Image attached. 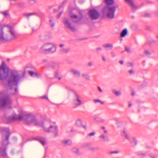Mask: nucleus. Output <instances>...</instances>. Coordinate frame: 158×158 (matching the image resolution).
Masks as SVG:
<instances>
[{
    "mask_svg": "<svg viewBox=\"0 0 158 158\" xmlns=\"http://www.w3.org/2000/svg\"><path fill=\"white\" fill-rule=\"evenodd\" d=\"M151 16V14L150 13L145 12L144 14V16L146 17H150Z\"/></svg>",
    "mask_w": 158,
    "mask_h": 158,
    "instance_id": "nucleus-35",
    "label": "nucleus"
},
{
    "mask_svg": "<svg viewBox=\"0 0 158 158\" xmlns=\"http://www.w3.org/2000/svg\"><path fill=\"white\" fill-rule=\"evenodd\" d=\"M95 119L97 121L99 122H104L105 121V120L99 117H96Z\"/></svg>",
    "mask_w": 158,
    "mask_h": 158,
    "instance_id": "nucleus-30",
    "label": "nucleus"
},
{
    "mask_svg": "<svg viewBox=\"0 0 158 158\" xmlns=\"http://www.w3.org/2000/svg\"><path fill=\"white\" fill-rule=\"evenodd\" d=\"M83 127H84V128H85V127H85V126H83Z\"/></svg>",
    "mask_w": 158,
    "mask_h": 158,
    "instance_id": "nucleus-60",
    "label": "nucleus"
},
{
    "mask_svg": "<svg viewBox=\"0 0 158 158\" xmlns=\"http://www.w3.org/2000/svg\"><path fill=\"white\" fill-rule=\"evenodd\" d=\"M96 149V148L94 147H91L89 148V150L92 152H94Z\"/></svg>",
    "mask_w": 158,
    "mask_h": 158,
    "instance_id": "nucleus-41",
    "label": "nucleus"
},
{
    "mask_svg": "<svg viewBox=\"0 0 158 158\" xmlns=\"http://www.w3.org/2000/svg\"><path fill=\"white\" fill-rule=\"evenodd\" d=\"M125 1L131 5L132 8H133L135 6L132 0H125Z\"/></svg>",
    "mask_w": 158,
    "mask_h": 158,
    "instance_id": "nucleus-31",
    "label": "nucleus"
},
{
    "mask_svg": "<svg viewBox=\"0 0 158 158\" xmlns=\"http://www.w3.org/2000/svg\"><path fill=\"white\" fill-rule=\"evenodd\" d=\"M88 15L91 20L98 19L100 16L99 12L94 9H90L88 12Z\"/></svg>",
    "mask_w": 158,
    "mask_h": 158,
    "instance_id": "nucleus-6",
    "label": "nucleus"
},
{
    "mask_svg": "<svg viewBox=\"0 0 158 158\" xmlns=\"http://www.w3.org/2000/svg\"><path fill=\"white\" fill-rule=\"evenodd\" d=\"M106 5L102 10V12L108 18L112 19L115 17V13L116 8H118L117 5H114V0H105Z\"/></svg>",
    "mask_w": 158,
    "mask_h": 158,
    "instance_id": "nucleus-3",
    "label": "nucleus"
},
{
    "mask_svg": "<svg viewBox=\"0 0 158 158\" xmlns=\"http://www.w3.org/2000/svg\"><path fill=\"white\" fill-rule=\"evenodd\" d=\"M102 49L100 47H98L96 48V49L97 50H101Z\"/></svg>",
    "mask_w": 158,
    "mask_h": 158,
    "instance_id": "nucleus-54",
    "label": "nucleus"
},
{
    "mask_svg": "<svg viewBox=\"0 0 158 158\" xmlns=\"http://www.w3.org/2000/svg\"><path fill=\"white\" fill-rule=\"evenodd\" d=\"M59 64L55 62H52L50 64V66L53 68H55L58 67Z\"/></svg>",
    "mask_w": 158,
    "mask_h": 158,
    "instance_id": "nucleus-22",
    "label": "nucleus"
},
{
    "mask_svg": "<svg viewBox=\"0 0 158 158\" xmlns=\"http://www.w3.org/2000/svg\"><path fill=\"white\" fill-rule=\"evenodd\" d=\"M102 128L103 130H104L106 129L105 127H102Z\"/></svg>",
    "mask_w": 158,
    "mask_h": 158,
    "instance_id": "nucleus-56",
    "label": "nucleus"
},
{
    "mask_svg": "<svg viewBox=\"0 0 158 158\" xmlns=\"http://www.w3.org/2000/svg\"><path fill=\"white\" fill-rule=\"evenodd\" d=\"M28 2L31 5H33L37 3L36 0H28Z\"/></svg>",
    "mask_w": 158,
    "mask_h": 158,
    "instance_id": "nucleus-33",
    "label": "nucleus"
},
{
    "mask_svg": "<svg viewBox=\"0 0 158 158\" xmlns=\"http://www.w3.org/2000/svg\"><path fill=\"white\" fill-rule=\"evenodd\" d=\"M102 47L107 50H111L113 47V45L111 44H107L102 45Z\"/></svg>",
    "mask_w": 158,
    "mask_h": 158,
    "instance_id": "nucleus-17",
    "label": "nucleus"
},
{
    "mask_svg": "<svg viewBox=\"0 0 158 158\" xmlns=\"http://www.w3.org/2000/svg\"><path fill=\"white\" fill-rule=\"evenodd\" d=\"M100 140L102 142H104L107 141L108 137L106 135L104 134H102L99 136Z\"/></svg>",
    "mask_w": 158,
    "mask_h": 158,
    "instance_id": "nucleus-15",
    "label": "nucleus"
},
{
    "mask_svg": "<svg viewBox=\"0 0 158 158\" xmlns=\"http://www.w3.org/2000/svg\"><path fill=\"white\" fill-rule=\"evenodd\" d=\"M62 12H61L57 16V19H59L60 16L62 14Z\"/></svg>",
    "mask_w": 158,
    "mask_h": 158,
    "instance_id": "nucleus-47",
    "label": "nucleus"
},
{
    "mask_svg": "<svg viewBox=\"0 0 158 158\" xmlns=\"http://www.w3.org/2000/svg\"><path fill=\"white\" fill-rule=\"evenodd\" d=\"M72 151L75 153H77L78 152L79 150L77 148H73L72 149Z\"/></svg>",
    "mask_w": 158,
    "mask_h": 158,
    "instance_id": "nucleus-37",
    "label": "nucleus"
},
{
    "mask_svg": "<svg viewBox=\"0 0 158 158\" xmlns=\"http://www.w3.org/2000/svg\"><path fill=\"white\" fill-rule=\"evenodd\" d=\"M25 73V72L24 71V72H23V73Z\"/></svg>",
    "mask_w": 158,
    "mask_h": 158,
    "instance_id": "nucleus-64",
    "label": "nucleus"
},
{
    "mask_svg": "<svg viewBox=\"0 0 158 158\" xmlns=\"http://www.w3.org/2000/svg\"><path fill=\"white\" fill-rule=\"evenodd\" d=\"M135 73V70L133 69H132L131 70H130L129 71V73L130 75H131L132 74H134Z\"/></svg>",
    "mask_w": 158,
    "mask_h": 158,
    "instance_id": "nucleus-36",
    "label": "nucleus"
},
{
    "mask_svg": "<svg viewBox=\"0 0 158 158\" xmlns=\"http://www.w3.org/2000/svg\"><path fill=\"white\" fill-rule=\"evenodd\" d=\"M42 61H43V62H47V60H46V59H43V60H42Z\"/></svg>",
    "mask_w": 158,
    "mask_h": 158,
    "instance_id": "nucleus-55",
    "label": "nucleus"
},
{
    "mask_svg": "<svg viewBox=\"0 0 158 158\" xmlns=\"http://www.w3.org/2000/svg\"><path fill=\"white\" fill-rule=\"evenodd\" d=\"M5 118L7 123H11L15 120V116L6 117Z\"/></svg>",
    "mask_w": 158,
    "mask_h": 158,
    "instance_id": "nucleus-16",
    "label": "nucleus"
},
{
    "mask_svg": "<svg viewBox=\"0 0 158 158\" xmlns=\"http://www.w3.org/2000/svg\"><path fill=\"white\" fill-rule=\"evenodd\" d=\"M90 146V144L88 143H85L82 144V147H88Z\"/></svg>",
    "mask_w": 158,
    "mask_h": 158,
    "instance_id": "nucleus-38",
    "label": "nucleus"
},
{
    "mask_svg": "<svg viewBox=\"0 0 158 158\" xmlns=\"http://www.w3.org/2000/svg\"><path fill=\"white\" fill-rule=\"evenodd\" d=\"M119 62L121 65L123 64V60H122L119 61Z\"/></svg>",
    "mask_w": 158,
    "mask_h": 158,
    "instance_id": "nucleus-52",
    "label": "nucleus"
},
{
    "mask_svg": "<svg viewBox=\"0 0 158 158\" xmlns=\"http://www.w3.org/2000/svg\"><path fill=\"white\" fill-rule=\"evenodd\" d=\"M95 134L94 132H91L88 134V135L89 136H94Z\"/></svg>",
    "mask_w": 158,
    "mask_h": 158,
    "instance_id": "nucleus-43",
    "label": "nucleus"
},
{
    "mask_svg": "<svg viewBox=\"0 0 158 158\" xmlns=\"http://www.w3.org/2000/svg\"><path fill=\"white\" fill-rule=\"evenodd\" d=\"M135 94V93H134V92H132V95L133 96Z\"/></svg>",
    "mask_w": 158,
    "mask_h": 158,
    "instance_id": "nucleus-58",
    "label": "nucleus"
},
{
    "mask_svg": "<svg viewBox=\"0 0 158 158\" xmlns=\"http://www.w3.org/2000/svg\"><path fill=\"white\" fill-rule=\"evenodd\" d=\"M23 77L17 70L11 71L9 75V69L6 66L5 63L2 62L0 66V80H6V85L10 89L15 88V92L13 94H15L17 93V86Z\"/></svg>",
    "mask_w": 158,
    "mask_h": 158,
    "instance_id": "nucleus-1",
    "label": "nucleus"
},
{
    "mask_svg": "<svg viewBox=\"0 0 158 158\" xmlns=\"http://www.w3.org/2000/svg\"><path fill=\"white\" fill-rule=\"evenodd\" d=\"M0 131L1 133H6V134L2 136V144L0 148V156L3 157L7 156L6 150L7 146L9 142V139L10 136V130L8 128L1 127L0 128Z\"/></svg>",
    "mask_w": 158,
    "mask_h": 158,
    "instance_id": "nucleus-4",
    "label": "nucleus"
},
{
    "mask_svg": "<svg viewBox=\"0 0 158 158\" xmlns=\"http://www.w3.org/2000/svg\"><path fill=\"white\" fill-rule=\"evenodd\" d=\"M124 51H122L121 52L122 53H123V52Z\"/></svg>",
    "mask_w": 158,
    "mask_h": 158,
    "instance_id": "nucleus-61",
    "label": "nucleus"
},
{
    "mask_svg": "<svg viewBox=\"0 0 158 158\" xmlns=\"http://www.w3.org/2000/svg\"><path fill=\"white\" fill-rule=\"evenodd\" d=\"M70 72L72 73L74 76L77 77H79L80 76L81 73L79 71L77 70L72 69L70 70Z\"/></svg>",
    "mask_w": 158,
    "mask_h": 158,
    "instance_id": "nucleus-14",
    "label": "nucleus"
},
{
    "mask_svg": "<svg viewBox=\"0 0 158 158\" xmlns=\"http://www.w3.org/2000/svg\"><path fill=\"white\" fill-rule=\"evenodd\" d=\"M36 139L39 141L43 146L45 145V141L44 138L41 137H38L36 138Z\"/></svg>",
    "mask_w": 158,
    "mask_h": 158,
    "instance_id": "nucleus-18",
    "label": "nucleus"
},
{
    "mask_svg": "<svg viewBox=\"0 0 158 158\" xmlns=\"http://www.w3.org/2000/svg\"><path fill=\"white\" fill-rule=\"evenodd\" d=\"M111 56H112V57H115L116 56L115 54V53H114V52H112L111 53Z\"/></svg>",
    "mask_w": 158,
    "mask_h": 158,
    "instance_id": "nucleus-48",
    "label": "nucleus"
},
{
    "mask_svg": "<svg viewBox=\"0 0 158 158\" xmlns=\"http://www.w3.org/2000/svg\"><path fill=\"white\" fill-rule=\"evenodd\" d=\"M41 98L43 99H45L47 100L48 99V98L47 95H44L41 96Z\"/></svg>",
    "mask_w": 158,
    "mask_h": 158,
    "instance_id": "nucleus-45",
    "label": "nucleus"
},
{
    "mask_svg": "<svg viewBox=\"0 0 158 158\" xmlns=\"http://www.w3.org/2000/svg\"><path fill=\"white\" fill-rule=\"evenodd\" d=\"M56 50L55 44L52 43H47L43 44L40 48V52L45 54L55 53Z\"/></svg>",
    "mask_w": 158,
    "mask_h": 158,
    "instance_id": "nucleus-5",
    "label": "nucleus"
},
{
    "mask_svg": "<svg viewBox=\"0 0 158 158\" xmlns=\"http://www.w3.org/2000/svg\"><path fill=\"white\" fill-rule=\"evenodd\" d=\"M40 28V26L38 25H36L34 27H33L32 28V29L33 31H36L38 30Z\"/></svg>",
    "mask_w": 158,
    "mask_h": 158,
    "instance_id": "nucleus-34",
    "label": "nucleus"
},
{
    "mask_svg": "<svg viewBox=\"0 0 158 158\" xmlns=\"http://www.w3.org/2000/svg\"><path fill=\"white\" fill-rule=\"evenodd\" d=\"M127 66L128 67H131L132 68L133 67V65L132 64L130 63L128 64L127 65Z\"/></svg>",
    "mask_w": 158,
    "mask_h": 158,
    "instance_id": "nucleus-46",
    "label": "nucleus"
},
{
    "mask_svg": "<svg viewBox=\"0 0 158 158\" xmlns=\"http://www.w3.org/2000/svg\"><path fill=\"white\" fill-rule=\"evenodd\" d=\"M82 77L84 78L85 79L89 80L90 79L89 76L87 74L84 73L82 74Z\"/></svg>",
    "mask_w": 158,
    "mask_h": 158,
    "instance_id": "nucleus-29",
    "label": "nucleus"
},
{
    "mask_svg": "<svg viewBox=\"0 0 158 158\" xmlns=\"http://www.w3.org/2000/svg\"><path fill=\"white\" fill-rule=\"evenodd\" d=\"M11 103V100L8 96H5L0 98V108L4 107Z\"/></svg>",
    "mask_w": 158,
    "mask_h": 158,
    "instance_id": "nucleus-7",
    "label": "nucleus"
},
{
    "mask_svg": "<svg viewBox=\"0 0 158 158\" xmlns=\"http://www.w3.org/2000/svg\"><path fill=\"white\" fill-rule=\"evenodd\" d=\"M76 125L78 127L81 126L82 122L81 119H78L76 120L75 122Z\"/></svg>",
    "mask_w": 158,
    "mask_h": 158,
    "instance_id": "nucleus-21",
    "label": "nucleus"
},
{
    "mask_svg": "<svg viewBox=\"0 0 158 158\" xmlns=\"http://www.w3.org/2000/svg\"><path fill=\"white\" fill-rule=\"evenodd\" d=\"M29 75L31 77H38V74L36 73H34L32 71H29Z\"/></svg>",
    "mask_w": 158,
    "mask_h": 158,
    "instance_id": "nucleus-27",
    "label": "nucleus"
},
{
    "mask_svg": "<svg viewBox=\"0 0 158 158\" xmlns=\"http://www.w3.org/2000/svg\"><path fill=\"white\" fill-rule=\"evenodd\" d=\"M123 136L125 139L128 140L132 146H135L137 144V141L136 138L135 137H133L131 139H130L125 130H124L123 131Z\"/></svg>",
    "mask_w": 158,
    "mask_h": 158,
    "instance_id": "nucleus-9",
    "label": "nucleus"
},
{
    "mask_svg": "<svg viewBox=\"0 0 158 158\" xmlns=\"http://www.w3.org/2000/svg\"><path fill=\"white\" fill-rule=\"evenodd\" d=\"M75 103L77 106H80L84 102L81 100L80 97L77 94H75Z\"/></svg>",
    "mask_w": 158,
    "mask_h": 158,
    "instance_id": "nucleus-13",
    "label": "nucleus"
},
{
    "mask_svg": "<svg viewBox=\"0 0 158 158\" xmlns=\"http://www.w3.org/2000/svg\"><path fill=\"white\" fill-rule=\"evenodd\" d=\"M157 38H158V35H157Z\"/></svg>",
    "mask_w": 158,
    "mask_h": 158,
    "instance_id": "nucleus-63",
    "label": "nucleus"
},
{
    "mask_svg": "<svg viewBox=\"0 0 158 158\" xmlns=\"http://www.w3.org/2000/svg\"><path fill=\"white\" fill-rule=\"evenodd\" d=\"M62 143H63L65 145H70L72 142L70 140H64L62 141Z\"/></svg>",
    "mask_w": 158,
    "mask_h": 158,
    "instance_id": "nucleus-26",
    "label": "nucleus"
},
{
    "mask_svg": "<svg viewBox=\"0 0 158 158\" xmlns=\"http://www.w3.org/2000/svg\"><path fill=\"white\" fill-rule=\"evenodd\" d=\"M49 23L51 27H53L55 25V23L51 19H50L49 20Z\"/></svg>",
    "mask_w": 158,
    "mask_h": 158,
    "instance_id": "nucleus-39",
    "label": "nucleus"
},
{
    "mask_svg": "<svg viewBox=\"0 0 158 158\" xmlns=\"http://www.w3.org/2000/svg\"><path fill=\"white\" fill-rule=\"evenodd\" d=\"M59 72L58 71H56L54 72V76L56 78H57L59 80H60L61 77L59 76Z\"/></svg>",
    "mask_w": 158,
    "mask_h": 158,
    "instance_id": "nucleus-25",
    "label": "nucleus"
},
{
    "mask_svg": "<svg viewBox=\"0 0 158 158\" xmlns=\"http://www.w3.org/2000/svg\"><path fill=\"white\" fill-rule=\"evenodd\" d=\"M93 65V63L92 62H89L87 64V65L88 66H92Z\"/></svg>",
    "mask_w": 158,
    "mask_h": 158,
    "instance_id": "nucleus-44",
    "label": "nucleus"
},
{
    "mask_svg": "<svg viewBox=\"0 0 158 158\" xmlns=\"http://www.w3.org/2000/svg\"><path fill=\"white\" fill-rule=\"evenodd\" d=\"M112 92L117 96H119L121 95V93L119 91H117L115 89L112 90Z\"/></svg>",
    "mask_w": 158,
    "mask_h": 158,
    "instance_id": "nucleus-28",
    "label": "nucleus"
},
{
    "mask_svg": "<svg viewBox=\"0 0 158 158\" xmlns=\"http://www.w3.org/2000/svg\"><path fill=\"white\" fill-rule=\"evenodd\" d=\"M79 15L77 16L75 14L71 12L69 15L70 18L72 21L75 23H78L83 18V16L81 11H79Z\"/></svg>",
    "mask_w": 158,
    "mask_h": 158,
    "instance_id": "nucleus-8",
    "label": "nucleus"
},
{
    "mask_svg": "<svg viewBox=\"0 0 158 158\" xmlns=\"http://www.w3.org/2000/svg\"><path fill=\"white\" fill-rule=\"evenodd\" d=\"M63 22L66 27L70 31L74 32L75 31V27L72 25L69 19L64 18L63 19Z\"/></svg>",
    "mask_w": 158,
    "mask_h": 158,
    "instance_id": "nucleus-10",
    "label": "nucleus"
},
{
    "mask_svg": "<svg viewBox=\"0 0 158 158\" xmlns=\"http://www.w3.org/2000/svg\"><path fill=\"white\" fill-rule=\"evenodd\" d=\"M103 131H104V133H105V134H106L107 133V130H106V129H105L104 130H103Z\"/></svg>",
    "mask_w": 158,
    "mask_h": 158,
    "instance_id": "nucleus-53",
    "label": "nucleus"
},
{
    "mask_svg": "<svg viewBox=\"0 0 158 158\" xmlns=\"http://www.w3.org/2000/svg\"><path fill=\"white\" fill-rule=\"evenodd\" d=\"M127 33V31L126 29H124L121 32L120 34V36L121 37H125Z\"/></svg>",
    "mask_w": 158,
    "mask_h": 158,
    "instance_id": "nucleus-23",
    "label": "nucleus"
},
{
    "mask_svg": "<svg viewBox=\"0 0 158 158\" xmlns=\"http://www.w3.org/2000/svg\"><path fill=\"white\" fill-rule=\"evenodd\" d=\"M64 45L63 44H60L59 45V47L60 48V52L62 53H68L70 51V48H65L64 47Z\"/></svg>",
    "mask_w": 158,
    "mask_h": 158,
    "instance_id": "nucleus-12",
    "label": "nucleus"
},
{
    "mask_svg": "<svg viewBox=\"0 0 158 158\" xmlns=\"http://www.w3.org/2000/svg\"><path fill=\"white\" fill-rule=\"evenodd\" d=\"M93 102L95 103H100L102 105H103L104 104V102L101 101L99 99H94L93 100Z\"/></svg>",
    "mask_w": 158,
    "mask_h": 158,
    "instance_id": "nucleus-32",
    "label": "nucleus"
},
{
    "mask_svg": "<svg viewBox=\"0 0 158 158\" xmlns=\"http://www.w3.org/2000/svg\"><path fill=\"white\" fill-rule=\"evenodd\" d=\"M132 106V104H130L129 105V107H130Z\"/></svg>",
    "mask_w": 158,
    "mask_h": 158,
    "instance_id": "nucleus-57",
    "label": "nucleus"
},
{
    "mask_svg": "<svg viewBox=\"0 0 158 158\" xmlns=\"http://www.w3.org/2000/svg\"><path fill=\"white\" fill-rule=\"evenodd\" d=\"M15 116V120L23 119L28 125L33 124L35 126L42 127L44 132L48 133L53 132L55 133V136L57 135L58 127L54 123L48 121H45L43 123L41 121L37 120L34 115H32L27 114L23 116L19 115Z\"/></svg>",
    "mask_w": 158,
    "mask_h": 158,
    "instance_id": "nucleus-2",
    "label": "nucleus"
},
{
    "mask_svg": "<svg viewBox=\"0 0 158 158\" xmlns=\"http://www.w3.org/2000/svg\"><path fill=\"white\" fill-rule=\"evenodd\" d=\"M98 90L100 92H102V90L101 89V88L100 87L98 86Z\"/></svg>",
    "mask_w": 158,
    "mask_h": 158,
    "instance_id": "nucleus-49",
    "label": "nucleus"
},
{
    "mask_svg": "<svg viewBox=\"0 0 158 158\" xmlns=\"http://www.w3.org/2000/svg\"><path fill=\"white\" fill-rule=\"evenodd\" d=\"M38 14L36 12H33L31 13H26L23 14V16L27 18L28 19H29V17L32 15H37Z\"/></svg>",
    "mask_w": 158,
    "mask_h": 158,
    "instance_id": "nucleus-19",
    "label": "nucleus"
},
{
    "mask_svg": "<svg viewBox=\"0 0 158 158\" xmlns=\"http://www.w3.org/2000/svg\"><path fill=\"white\" fill-rule=\"evenodd\" d=\"M156 14L157 15H158V12Z\"/></svg>",
    "mask_w": 158,
    "mask_h": 158,
    "instance_id": "nucleus-62",
    "label": "nucleus"
},
{
    "mask_svg": "<svg viewBox=\"0 0 158 158\" xmlns=\"http://www.w3.org/2000/svg\"><path fill=\"white\" fill-rule=\"evenodd\" d=\"M9 10H6L0 12V13L3 15L5 18L7 17L9 15Z\"/></svg>",
    "mask_w": 158,
    "mask_h": 158,
    "instance_id": "nucleus-24",
    "label": "nucleus"
},
{
    "mask_svg": "<svg viewBox=\"0 0 158 158\" xmlns=\"http://www.w3.org/2000/svg\"><path fill=\"white\" fill-rule=\"evenodd\" d=\"M3 33H4L2 30L1 31H0V42L7 40L6 38L4 36Z\"/></svg>",
    "mask_w": 158,
    "mask_h": 158,
    "instance_id": "nucleus-20",
    "label": "nucleus"
},
{
    "mask_svg": "<svg viewBox=\"0 0 158 158\" xmlns=\"http://www.w3.org/2000/svg\"><path fill=\"white\" fill-rule=\"evenodd\" d=\"M144 53L146 56L150 55L151 54V52L147 50L145 51Z\"/></svg>",
    "mask_w": 158,
    "mask_h": 158,
    "instance_id": "nucleus-42",
    "label": "nucleus"
},
{
    "mask_svg": "<svg viewBox=\"0 0 158 158\" xmlns=\"http://www.w3.org/2000/svg\"><path fill=\"white\" fill-rule=\"evenodd\" d=\"M8 32L10 36L11 40L15 39L18 37V34L15 30L14 27L11 26H8Z\"/></svg>",
    "mask_w": 158,
    "mask_h": 158,
    "instance_id": "nucleus-11",
    "label": "nucleus"
},
{
    "mask_svg": "<svg viewBox=\"0 0 158 158\" xmlns=\"http://www.w3.org/2000/svg\"><path fill=\"white\" fill-rule=\"evenodd\" d=\"M125 51H127V52H130V50L129 48H127V47H126L125 50Z\"/></svg>",
    "mask_w": 158,
    "mask_h": 158,
    "instance_id": "nucleus-50",
    "label": "nucleus"
},
{
    "mask_svg": "<svg viewBox=\"0 0 158 158\" xmlns=\"http://www.w3.org/2000/svg\"><path fill=\"white\" fill-rule=\"evenodd\" d=\"M152 158H156V157L155 156H153V157H152V156H150Z\"/></svg>",
    "mask_w": 158,
    "mask_h": 158,
    "instance_id": "nucleus-59",
    "label": "nucleus"
},
{
    "mask_svg": "<svg viewBox=\"0 0 158 158\" xmlns=\"http://www.w3.org/2000/svg\"><path fill=\"white\" fill-rule=\"evenodd\" d=\"M118 153V151H110L109 152V153L110 154H117Z\"/></svg>",
    "mask_w": 158,
    "mask_h": 158,
    "instance_id": "nucleus-40",
    "label": "nucleus"
},
{
    "mask_svg": "<svg viewBox=\"0 0 158 158\" xmlns=\"http://www.w3.org/2000/svg\"><path fill=\"white\" fill-rule=\"evenodd\" d=\"M102 59L104 61H106V59L105 57L103 56L102 57Z\"/></svg>",
    "mask_w": 158,
    "mask_h": 158,
    "instance_id": "nucleus-51",
    "label": "nucleus"
}]
</instances>
